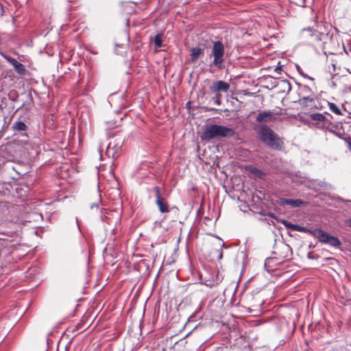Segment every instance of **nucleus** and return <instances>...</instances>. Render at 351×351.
I'll return each instance as SVG.
<instances>
[{
    "instance_id": "obj_10",
    "label": "nucleus",
    "mask_w": 351,
    "mask_h": 351,
    "mask_svg": "<svg viewBox=\"0 0 351 351\" xmlns=\"http://www.w3.org/2000/svg\"><path fill=\"white\" fill-rule=\"evenodd\" d=\"M277 113L274 111H263L258 114L256 121L258 122H270L276 119Z\"/></svg>"
},
{
    "instance_id": "obj_6",
    "label": "nucleus",
    "mask_w": 351,
    "mask_h": 351,
    "mask_svg": "<svg viewBox=\"0 0 351 351\" xmlns=\"http://www.w3.org/2000/svg\"><path fill=\"white\" fill-rule=\"evenodd\" d=\"M122 146L121 140H115L114 142H110L106 149V155L109 158H115L119 155Z\"/></svg>"
},
{
    "instance_id": "obj_17",
    "label": "nucleus",
    "mask_w": 351,
    "mask_h": 351,
    "mask_svg": "<svg viewBox=\"0 0 351 351\" xmlns=\"http://www.w3.org/2000/svg\"><path fill=\"white\" fill-rule=\"evenodd\" d=\"M222 247H224L223 244L220 247L219 249L216 250L218 260H221L223 257V252H222V249H221Z\"/></svg>"
},
{
    "instance_id": "obj_8",
    "label": "nucleus",
    "mask_w": 351,
    "mask_h": 351,
    "mask_svg": "<svg viewBox=\"0 0 351 351\" xmlns=\"http://www.w3.org/2000/svg\"><path fill=\"white\" fill-rule=\"evenodd\" d=\"M278 203L281 206L289 205L291 207H300L306 204L305 202L299 199H292L286 198H279Z\"/></svg>"
},
{
    "instance_id": "obj_9",
    "label": "nucleus",
    "mask_w": 351,
    "mask_h": 351,
    "mask_svg": "<svg viewBox=\"0 0 351 351\" xmlns=\"http://www.w3.org/2000/svg\"><path fill=\"white\" fill-rule=\"evenodd\" d=\"M154 190L156 191V203L159 208V210L161 213H168L169 211L168 204L164 201V199L161 197L160 195V190L158 187H155Z\"/></svg>"
},
{
    "instance_id": "obj_2",
    "label": "nucleus",
    "mask_w": 351,
    "mask_h": 351,
    "mask_svg": "<svg viewBox=\"0 0 351 351\" xmlns=\"http://www.w3.org/2000/svg\"><path fill=\"white\" fill-rule=\"evenodd\" d=\"M234 134L232 128L218 125H206L204 128L201 138L209 141L217 137H230Z\"/></svg>"
},
{
    "instance_id": "obj_14",
    "label": "nucleus",
    "mask_w": 351,
    "mask_h": 351,
    "mask_svg": "<svg viewBox=\"0 0 351 351\" xmlns=\"http://www.w3.org/2000/svg\"><path fill=\"white\" fill-rule=\"evenodd\" d=\"M12 129L15 131H25L27 129V126L23 121H18L13 123Z\"/></svg>"
},
{
    "instance_id": "obj_11",
    "label": "nucleus",
    "mask_w": 351,
    "mask_h": 351,
    "mask_svg": "<svg viewBox=\"0 0 351 351\" xmlns=\"http://www.w3.org/2000/svg\"><path fill=\"white\" fill-rule=\"evenodd\" d=\"M4 58L14 66L18 73L23 74L25 73V69L24 66L16 59L8 56H4Z\"/></svg>"
},
{
    "instance_id": "obj_15",
    "label": "nucleus",
    "mask_w": 351,
    "mask_h": 351,
    "mask_svg": "<svg viewBox=\"0 0 351 351\" xmlns=\"http://www.w3.org/2000/svg\"><path fill=\"white\" fill-rule=\"evenodd\" d=\"M329 109L334 112L335 114L337 115L342 114L341 111L340 110L339 108L334 103L328 102V103Z\"/></svg>"
},
{
    "instance_id": "obj_21",
    "label": "nucleus",
    "mask_w": 351,
    "mask_h": 351,
    "mask_svg": "<svg viewBox=\"0 0 351 351\" xmlns=\"http://www.w3.org/2000/svg\"><path fill=\"white\" fill-rule=\"evenodd\" d=\"M348 149L351 151V140L348 143Z\"/></svg>"
},
{
    "instance_id": "obj_16",
    "label": "nucleus",
    "mask_w": 351,
    "mask_h": 351,
    "mask_svg": "<svg viewBox=\"0 0 351 351\" xmlns=\"http://www.w3.org/2000/svg\"><path fill=\"white\" fill-rule=\"evenodd\" d=\"M162 36L161 34H157L154 37V42L156 47L158 48L162 46Z\"/></svg>"
},
{
    "instance_id": "obj_19",
    "label": "nucleus",
    "mask_w": 351,
    "mask_h": 351,
    "mask_svg": "<svg viewBox=\"0 0 351 351\" xmlns=\"http://www.w3.org/2000/svg\"><path fill=\"white\" fill-rule=\"evenodd\" d=\"M319 185H320L321 186H323V187L326 188V189H331V185H330V184H327V183H326V182H321V183L319 184Z\"/></svg>"
},
{
    "instance_id": "obj_22",
    "label": "nucleus",
    "mask_w": 351,
    "mask_h": 351,
    "mask_svg": "<svg viewBox=\"0 0 351 351\" xmlns=\"http://www.w3.org/2000/svg\"><path fill=\"white\" fill-rule=\"evenodd\" d=\"M350 226H351V221H350Z\"/></svg>"
},
{
    "instance_id": "obj_12",
    "label": "nucleus",
    "mask_w": 351,
    "mask_h": 351,
    "mask_svg": "<svg viewBox=\"0 0 351 351\" xmlns=\"http://www.w3.org/2000/svg\"><path fill=\"white\" fill-rule=\"evenodd\" d=\"M191 60L195 62L203 53L204 49L199 47H193L191 49Z\"/></svg>"
},
{
    "instance_id": "obj_7",
    "label": "nucleus",
    "mask_w": 351,
    "mask_h": 351,
    "mask_svg": "<svg viewBox=\"0 0 351 351\" xmlns=\"http://www.w3.org/2000/svg\"><path fill=\"white\" fill-rule=\"evenodd\" d=\"M230 88V85L222 80H219L213 83L210 86V90L215 94L220 93L221 92H227Z\"/></svg>"
},
{
    "instance_id": "obj_1",
    "label": "nucleus",
    "mask_w": 351,
    "mask_h": 351,
    "mask_svg": "<svg viewBox=\"0 0 351 351\" xmlns=\"http://www.w3.org/2000/svg\"><path fill=\"white\" fill-rule=\"evenodd\" d=\"M282 224L288 229L294 231L309 232L313 237L317 238L319 242L326 243L333 247H338L341 245V242L337 237L330 236L328 233L324 232L321 229H315L313 230H307L305 228L298 225L291 223L287 221L283 220Z\"/></svg>"
},
{
    "instance_id": "obj_18",
    "label": "nucleus",
    "mask_w": 351,
    "mask_h": 351,
    "mask_svg": "<svg viewBox=\"0 0 351 351\" xmlns=\"http://www.w3.org/2000/svg\"><path fill=\"white\" fill-rule=\"evenodd\" d=\"M221 93L215 94L214 99H215V102L217 105H220L221 104Z\"/></svg>"
},
{
    "instance_id": "obj_4",
    "label": "nucleus",
    "mask_w": 351,
    "mask_h": 351,
    "mask_svg": "<svg viewBox=\"0 0 351 351\" xmlns=\"http://www.w3.org/2000/svg\"><path fill=\"white\" fill-rule=\"evenodd\" d=\"M225 49L223 43L221 41H215L211 49L210 57H213V60L210 66H214L219 69L223 68Z\"/></svg>"
},
{
    "instance_id": "obj_20",
    "label": "nucleus",
    "mask_w": 351,
    "mask_h": 351,
    "mask_svg": "<svg viewBox=\"0 0 351 351\" xmlns=\"http://www.w3.org/2000/svg\"><path fill=\"white\" fill-rule=\"evenodd\" d=\"M303 99H304V100H309V101H312L313 100V98H310L309 97H304L303 98Z\"/></svg>"
},
{
    "instance_id": "obj_13",
    "label": "nucleus",
    "mask_w": 351,
    "mask_h": 351,
    "mask_svg": "<svg viewBox=\"0 0 351 351\" xmlns=\"http://www.w3.org/2000/svg\"><path fill=\"white\" fill-rule=\"evenodd\" d=\"M311 119L313 121H317L319 122H323L324 123L330 124V121H329L324 114L321 113H312L310 114Z\"/></svg>"
},
{
    "instance_id": "obj_3",
    "label": "nucleus",
    "mask_w": 351,
    "mask_h": 351,
    "mask_svg": "<svg viewBox=\"0 0 351 351\" xmlns=\"http://www.w3.org/2000/svg\"><path fill=\"white\" fill-rule=\"evenodd\" d=\"M260 139L266 145L275 149H280L282 142L279 137L267 125H263L257 128Z\"/></svg>"
},
{
    "instance_id": "obj_5",
    "label": "nucleus",
    "mask_w": 351,
    "mask_h": 351,
    "mask_svg": "<svg viewBox=\"0 0 351 351\" xmlns=\"http://www.w3.org/2000/svg\"><path fill=\"white\" fill-rule=\"evenodd\" d=\"M325 25H317V29H313L311 27L304 28L301 31V37L303 39H310L311 41H320L325 36L326 33L322 31L323 28H325Z\"/></svg>"
}]
</instances>
